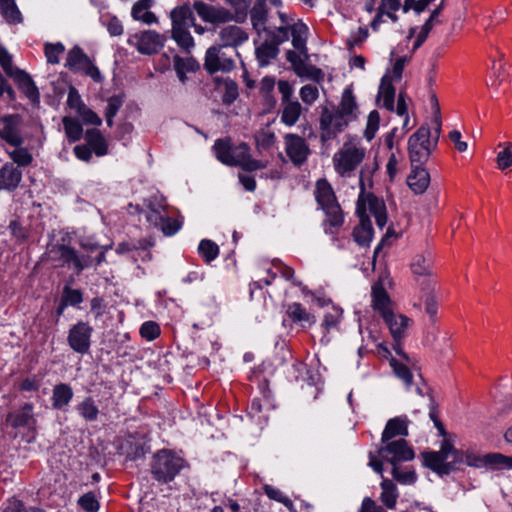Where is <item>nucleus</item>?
Masks as SVG:
<instances>
[{"label": "nucleus", "mask_w": 512, "mask_h": 512, "mask_svg": "<svg viewBox=\"0 0 512 512\" xmlns=\"http://www.w3.org/2000/svg\"><path fill=\"white\" fill-rule=\"evenodd\" d=\"M0 10L9 22H19L21 15L13 0H0Z\"/></svg>", "instance_id": "603ef678"}, {"label": "nucleus", "mask_w": 512, "mask_h": 512, "mask_svg": "<svg viewBox=\"0 0 512 512\" xmlns=\"http://www.w3.org/2000/svg\"><path fill=\"white\" fill-rule=\"evenodd\" d=\"M174 68L179 79L183 82L187 72L196 71L199 68L198 63L192 57L182 58L179 56L174 57Z\"/></svg>", "instance_id": "58836bf2"}, {"label": "nucleus", "mask_w": 512, "mask_h": 512, "mask_svg": "<svg viewBox=\"0 0 512 512\" xmlns=\"http://www.w3.org/2000/svg\"><path fill=\"white\" fill-rule=\"evenodd\" d=\"M221 47L236 48L246 42L249 38L248 33L237 25H227L218 32Z\"/></svg>", "instance_id": "6ab92c4d"}, {"label": "nucleus", "mask_w": 512, "mask_h": 512, "mask_svg": "<svg viewBox=\"0 0 512 512\" xmlns=\"http://www.w3.org/2000/svg\"><path fill=\"white\" fill-rule=\"evenodd\" d=\"M48 260L55 262L61 266L72 265L77 273L90 265L89 257L78 256L76 251L66 245L51 244L46 251Z\"/></svg>", "instance_id": "0eeeda50"}, {"label": "nucleus", "mask_w": 512, "mask_h": 512, "mask_svg": "<svg viewBox=\"0 0 512 512\" xmlns=\"http://www.w3.org/2000/svg\"><path fill=\"white\" fill-rule=\"evenodd\" d=\"M360 224L354 228L353 236L355 241L362 245H368L373 237V229L367 215L359 216Z\"/></svg>", "instance_id": "473e14b6"}, {"label": "nucleus", "mask_w": 512, "mask_h": 512, "mask_svg": "<svg viewBox=\"0 0 512 512\" xmlns=\"http://www.w3.org/2000/svg\"><path fill=\"white\" fill-rule=\"evenodd\" d=\"M315 199L326 215L325 222L330 227H340L344 222L342 209L337 202L334 190L326 179H319L315 185Z\"/></svg>", "instance_id": "20e7f679"}, {"label": "nucleus", "mask_w": 512, "mask_h": 512, "mask_svg": "<svg viewBox=\"0 0 512 512\" xmlns=\"http://www.w3.org/2000/svg\"><path fill=\"white\" fill-rule=\"evenodd\" d=\"M198 250L206 262L213 261L219 254L218 245L211 240H202L199 244Z\"/></svg>", "instance_id": "8fccbe9b"}, {"label": "nucleus", "mask_w": 512, "mask_h": 512, "mask_svg": "<svg viewBox=\"0 0 512 512\" xmlns=\"http://www.w3.org/2000/svg\"><path fill=\"white\" fill-rule=\"evenodd\" d=\"M411 271L415 276L431 278L433 272V257L430 252L416 254L411 261Z\"/></svg>", "instance_id": "5701e85b"}, {"label": "nucleus", "mask_w": 512, "mask_h": 512, "mask_svg": "<svg viewBox=\"0 0 512 512\" xmlns=\"http://www.w3.org/2000/svg\"><path fill=\"white\" fill-rule=\"evenodd\" d=\"M65 67L73 72H81L92 78L95 82H101L103 76L84 51L75 46L68 51Z\"/></svg>", "instance_id": "6e6552de"}, {"label": "nucleus", "mask_w": 512, "mask_h": 512, "mask_svg": "<svg viewBox=\"0 0 512 512\" xmlns=\"http://www.w3.org/2000/svg\"><path fill=\"white\" fill-rule=\"evenodd\" d=\"M373 307L378 310L381 315L386 311H391L389 308L390 299L385 291L381 282H377L372 286Z\"/></svg>", "instance_id": "4c0bfd02"}, {"label": "nucleus", "mask_w": 512, "mask_h": 512, "mask_svg": "<svg viewBox=\"0 0 512 512\" xmlns=\"http://www.w3.org/2000/svg\"><path fill=\"white\" fill-rule=\"evenodd\" d=\"M390 365L394 374L404 382L406 388H410L413 383V374L410 369L405 364L400 363L396 359H391Z\"/></svg>", "instance_id": "a18cd8bd"}, {"label": "nucleus", "mask_w": 512, "mask_h": 512, "mask_svg": "<svg viewBox=\"0 0 512 512\" xmlns=\"http://www.w3.org/2000/svg\"><path fill=\"white\" fill-rule=\"evenodd\" d=\"M153 0H138L131 9V16L135 21H140L146 25L157 23L158 18L150 11Z\"/></svg>", "instance_id": "393cba45"}, {"label": "nucleus", "mask_w": 512, "mask_h": 512, "mask_svg": "<svg viewBox=\"0 0 512 512\" xmlns=\"http://www.w3.org/2000/svg\"><path fill=\"white\" fill-rule=\"evenodd\" d=\"M85 139L89 147H91L94 153L97 156H104L108 152V145L101 134V132L97 129H89L85 133Z\"/></svg>", "instance_id": "f704fd0d"}, {"label": "nucleus", "mask_w": 512, "mask_h": 512, "mask_svg": "<svg viewBox=\"0 0 512 512\" xmlns=\"http://www.w3.org/2000/svg\"><path fill=\"white\" fill-rule=\"evenodd\" d=\"M93 328L87 322L79 321L68 332V344L70 348L80 354H85L91 346Z\"/></svg>", "instance_id": "ddd939ff"}, {"label": "nucleus", "mask_w": 512, "mask_h": 512, "mask_svg": "<svg viewBox=\"0 0 512 512\" xmlns=\"http://www.w3.org/2000/svg\"><path fill=\"white\" fill-rule=\"evenodd\" d=\"M221 46H211L207 49L204 59V68L210 74L216 72H230L235 67L233 59L227 57Z\"/></svg>", "instance_id": "dca6fc26"}, {"label": "nucleus", "mask_w": 512, "mask_h": 512, "mask_svg": "<svg viewBox=\"0 0 512 512\" xmlns=\"http://www.w3.org/2000/svg\"><path fill=\"white\" fill-rule=\"evenodd\" d=\"M0 139L13 147L22 146L25 139L22 134V119L19 115H5L1 118Z\"/></svg>", "instance_id": "9b49d317"}, {"label": "nucleus", "mask_w": 512, "mask_h": 512, "mask_svg": "<svg viewBox=\"0 0 512 512\" xmlns=\"http://www.w3.org/2000/svg\"><path fill=\"white\" fill-rule=\"evenodd\" d=\"M22 179L21 170L13 163H6L0 169V190H14Z\"/></svg>", "instance_id": "4be33fe9"}, {"label": "nucleus", "mask_w": 512, "mask_h": 512, "mask_svg": "<svg viewBox=\"0 0 512 512\" xmlns=\"http://www.w3.org/2000/svg\"><path fill=\"white\" fill-rule=\"evenodd\" d=\"M285 152L295 166L303 165L310 155L307 142L298 134L288 133L284 136Z\"/></svg>", "instance_id": "4468645a"}, {"label": "nucleus", "mask_w": 512, "mask_h": 512, "mask_svg": "<svg viewBox=\"0 0 512 512\" xmlns=\"http://www.w3.org/2000/svg\"><path fill=\"white\" fill-rule=\"evenodd\" d=\"M140 335L142 338L152 341L160 335V327L154 321L144 322L140 327Z\"/></svg>", "instance_id": "680f3d73"}, {"label": "nucleus", "mask_w": 512, "mask_h": 512, "mask_svg": "<svg viewBox=\"0 0 512 512\" xmlns=\"http://www.w3.org/2000/svg\"><path fill=\"white\" fill-rule=\"evenodd\" d=\"M364 170L362 169L360 171V177H359V183L361 188V193L357 200V214L358 216L366 215V211L369 210V212L375 216L376 214L383 212L385 210L386 206L383 200L377 198L376 196L372 194H365L364 193Z\"/></svg>", "instance_id": "f3484780"}, {"label": "nucleus", "mask_w": 512, "mask_h": 512, "mask_svg": "<svg viewBox=\"0 0 512 512\" xmlns=\"http://www.w3.org/2000/svg\"><path fill=\"white\" fill-rule=\"evenodd\" d=\"M172 38L185 51L189 52L194 47V39L188 28H172Z\"/></svg>", "instance_id": "a19ab883"}, {"label": "nucleus", "mask_w": 512, "mask_h": 512, "mask_svg": "<svg viewBox=\"0 0 512 512\" xmlns=\"http://www.w3.org/2000/svg\"><path fill=\"white\" fill-rule=\"evenodd\" d=\"M122 104H123V101H122L121 97H119V96H112L108 99V103H107V107H106V111H105V117H106V122H107L108 126L113 125V118L117 114L119 109L121 108Z\"/></svg>", "instance_id": "4d7b16f0"}, {"label": "nucleus", "mask_w": 512, "mask_h": 512, "mask_svg": "<svg viewBox=\"0 0 512 512\" xmlns=\"http://www.w3.org/2000/svg\"><path fill=\"white\" fill-rule=\"evenodd\" d=\"M158 226L161 228L165 236H172L180 230L181 223L176 219L164 216L163 220L160 221V224Z\"/></svg>", "instance_id": "69168bd1"}, {"label": "nucleus", "mask_w": 512, "mask_h": 512, "mask_svg": "<svg viewBox=\"0 0 512 512\" xmlns=\"http://www.w3.org/2000/svg\"><path fill=\"white\" fill-rule=\"evenodd\" d=\"M12 77L19 88L32 100L38 99V90L31 77L23 70L15 68L8 74Z\"/></svg>", "instance_id": "cd10ccee"}, {"label": "nucleus", "mask_w": 512, "mask_h": 512, "mask_svg": "<svg viewBox=\"0 0 512 512\" xmlns=\"http://www.w3.org/2000/svg\"><path fill=\"white\" fill-rule=\"evenodd\" d=\"M229 166H240L246 171H255L267 167V162L253 159L250 155V148L246 143L231 147Z\"/></svg>", "instance_id": "2eb2a0df"}, {"label": "nucleus", "mask_w": 512, "mask_h": 512, "mask_svg": "<svg viewBox=\"0 0 512 512\" xmlns=\"http://www.w3.org/2000/svg\"><path fill=\"white\" fill-rule=\"evenodd\" d=\"M6 423L13 428L34 426L35 419L32 404L26 403L19 410L9 413L6 417Z\"/></svg>", "instance_id": "aec40b11"}, {"label": "nucleus", "mask_w": 512, "mask_h": 512, "mask_svg": "<svg viewBox=\"0 0 512 512\" xmlns=\"http://www.w3.org/2000/svg\"><path fill=\"white\" fill-rule=\"evenodd\" d=\"M232 145L228 140L218 139L215 141L213 150L216 158L225 165H229Z\"/></svg>", "instance_id": "09e8293b"}, {"label": "nucleus", "mask_w": 512, "mask_h": 512, "mask_svg": "<svg viewBox=\"0 0 512 512\" xmlns=\"http://www.w3.org/2000/svg\"><path fill=\"white\" fill-rule=\"evenodd\" d=\"M77 411L86 421L90 422L97 420L99 414V409L91 397H86L80 402Z\"/></svg>", "instance_id": "ea45409f"}, {"label": "nucleus", "mask_w": 512, "mask_h": 512, "mask_svg": "<svg viewBox=\"0 0 512 512\" xmlns=\"http://www.w3.org/2000/svg\"><path fill=\"white\" fill-rule=\"evenodd\" d=\"M73 398V390L65 383L57 384L53 388L52 405L55 409H63Z\"/></svg>", "instance_id": "2f4dec72"}, {"label": "nucleus", "mask_w": 512, "mask_h": 512, "mask_svg": "<svg viewBox=\"0 0 512 512\" xmlns=\"http://www.w3.org/2000/svg\"><path fill=\"white\" fill-rule=\"evenodd\" d=\"M282 105L281 121L289 127L295 125L302 114L301 104L296 100H287Z\"/></svg>", "instance_id": "72a5a7b5"}, {"label": "nucleus", "mask_w": 512, "mask_h": 512, "mask_svg": "<svg viewBox=\"0 0 512 512\" xmlns=\"http://www.w3.org/2000/svg\"><path fill=\"white\" fill-rule=\"evenodd\" d=\"M483 461L495 469H512V457L500 453L487 454L483 456Z\"/></svg>", "instance_id": "37998d69"}, {"label": "nucleus", "mask_w": 512, "mask_h": 512, "mask_svg": "<svg viewBox=\"0 0 512 512\" xmlns=\"http://www.w3.org/2000/svg\"><path fill=\"white\" fill-rule=\"evenodd\" d=\"M127 42L130 46L135 47L140 54L152 55L162 49L165 38L156 31L146 30L130 35Z\"/></svg>", "instance_id": "1a4fd4ad"}, {"label": "nucleus", "mask_w": 512, "mask_h": 512, "mask_svg": "<svg viewBox=\"0 0 512 512\" xmlns=\"http://www.w3.org/2000/svg\"><path fill=\"white\" fill-rule=\"evenodd\" d=\"M63 306L71 305L75 306L82 302V293L78 289H71L69 287H65L63 292Z\"/></svg>", "instance_id": "338daca9"}, {"label": "nucleus", "mask_w": 512, "mask_h": 512, "mask_svg": "<svg viewBox=\"0 0 512 512\" xmlns=\"http://www.w3.org/2000/svg\"><path fill=\"white\" fill-rule=\"evenodd\" d=\"M365 157L366 149L361 141L350 139L345 141L341 148L333 155V167L341 177H350Z\"/></svg>", "instance_id": "7ed1b4c3"}, {"label": "nucleus", "mask_w": 512, "mask_h": 512, "mask_svg": "<svg viewBox=\"0 0 512 512\" xmlns=\"http://www.w3.org/2000/svg\"><path fill=\"white\" fill-rule=\"evenodd\" d=\"M436 426L444 439L439 451L422 453L425 466L440 475H446L458 469L463 463L473 467L485 465L483 457L470 451L457 450L454 447L452 436L447 435L443 425L436 422Z\"/></svg>", "instance_id": "f257e3e1"}, {"label": "nucleus", "mask_w": 512, "mask_h": 512, "mask_svg": "<svg viewBox=\"0 0 512 512\" xmlns=\"http://www.w3.org/2000/svg\"><path fill=\"white\" fill-rule=\"evenodd\" d=\"M352 122L346 116L337 112L333 108L323 107L319 119L320 140L326 143L343 132L349 123Z\"/></svg>", "instance_id": "423d86ee"}, {"label": "nucleus", "mask_w": 512, "mask_h": 512, "mask_svg": "<svg viewBox=\"0 0 512 512\" xmlns=\"http://www.w3.org/2000/svg\"><path fill=\"white\" fill-rule=\"evenodd\" d=\"M394 98L395 88L393 87L389 77L385 76L382 78L379 91H378V103L385 107L389 111L394 110Z\"/></svg>", "instance_id": "c756f323"}, {"label": "nucleus", "mask_w": 512, "mask_h": 512, "mask_svg": "<svg viewBox=\"0 0 512 512\" xmlns=\"http://www.w3.org/2000/svg\"><path fill=\"white\" fill-rule=\"evenodd\" d=\"M62 123L64 126L65 134L70 142H76L81 139L83 129L81 124L76 119L65 116L62 119Z\"/></svg>", "instance_id": "79ce46f5"}, {"label": "nucleus", "mask_w": 512, "mask_h": 512, "mask_svg": "<svg viewBox=\"0 0 512 512\" xmlns=\"http://www.w3.org/2000/svg\"><path fill=\"white\" fill-rule=\"evenodd\" d=\"M413 169L407 178V184L415 194H423L430 184L429 172L421 165H413Z\"/></svg>", "instance_id": "412c9836"}, {"label": "nucleus", "mask_w": 512, "mask_h": 512, "mask_svg": "<svg viewBox=\"0 0 512 512\" xmlns=\"http://www.w3.org/2000/svg\"><path fill=\"white\" fill-rule=\"evenodd\" d=\"M172 28H189L194 25L195 16L188 4L178 6L170 12Z\"/></svg>", "instance_id": "bb28decb"}, {"label": "nucleus", "mask_w": 512, "mask_h": 512, "mask_svg": "<svg viewBox=\"0 0 512 512\" xmlns=\"http://www.w3.org/2000/svg\"><path fill=\"white\" fill-rule=\"evenodd\" d=\"M499 147H501L502 150L498 152L496 157L497 167L500 170H506L512 166V143H501Z\"/></svg>", "instance_id": "c03bdc74"}, {"label": "nucleus", "mask_w": 512, "mask_h": 512, "mask_svg": "<svg viewBox=\"0 0 512 512\" xmlns=\"http://www.w3.org/2000/svg\"><path fill=\"white\" fill-rule=\"evenodd\" d=\"M184 467V460L170 451L162 450L155 455L152 465L154 478L161 483L172 481Z\"/></svg>", "instance_id": "39448f33"}, {"label": "nucleus", "mask_w": 512, "mask_h": 512, "mask_svg": "<svg viewBox=\"0 0 512 512\" xmlns=\"http://www.w3.org/2000/svg\"><path fill=\"white\" fill-rule=\"evenodd\" d=\"M392 476L395 480L404 485H410L416 481V474L414 471H401L398 466H393Z\"/></svg>", "instance_id": "0e129e2a"}, {"label": "nucleus", "mask_w": 512, "mask_h": 512, "mask_svg": "<svg viewBox=\"0 0 512 512\" xmlns=\"http://www.w3.org/2000/svg\"><path fill=\"white\" fill-rule=\"evenodd\" d=\"M382 317L397 343L407 335L408 328L412 322L409 317L403 314H395L392 311H386Z\"/></svg>", "instance_id": "a211bd4d"}, {"label": "nucleus", "mask_w": 512, "mask_h": 512, "mask_svg": "<svg viewBox=\"0 0 512 512\" xmlns=\"http://www.w3.org/2000/svg\"><path fill=\"white\" fill-rule=\"evenodd\" d=\"M300 97H301V100L307 104V105H311L313 104L319 97V91H318V88L314 85H304L301 89H300Z\"/></svg>", "instance_id": "774afa93"}, {"label": "nucleus", "mask_w": 512, "mask_h": 512, "mask_svg": "<svg viewBox=\"0 0 512 512\" xmlns=\"http://www.w3.org/2000/svg\"><path fill=\"white\" fill-rule=\"evenodd\" d=\"M147 207L149 209L147 213V221L158 227L160 221L163 220L165 211V200L163 197L153 196L148 199Z\"/></svg>", "instance_id": "7c9ffc66"}, {"label": "nucleus", "mask_w": 512, "mask_h": 512, "mask_svg": "<svg viewBox=\"0 0 512 512\" xmlns=\"http://www.w3.org/2000/svg\"><path fill=\"white\" fill-rule=\"evenodd\" d=\"M45 56L49 64H58L59 56L65 51V47L62 43L58 42L55 44L47 43L45 45Z\"/></svg>", "instance_id": "6e6d98bb"}, {"label": "nucleus", "mask_w": 512, "mask_h": 512, "mask_svg": "<svg viewBox=\"0 0 512 512\" xmlns=\"http://www.w3.org/2000/svg\"><path fill=\"white\" fill-rule=\"evenodd\" d=\"M424 291V306L425 312L430 319L435 322L438 312V301L434 294L435 282L431 279L426 280L422 283Z\"/></svg>", "instance_id": "c85d7f7f"}, {"label": "nucleus", "mask_w": 512, "mask_h": 512, "mask_svg": "<svg viewBox=\"0 0 512 512\" xmlns=\"http://www.w3.org/2000/svg\"><path fill=\"white\" fill-rule=\"evenodd\" d=\"M435 101V116L433 124L435 125L434 134L428 126L422 125L408 140V154L412 165H422L428 161L433 151L437 148L440 132L441 119L438 102Z\"/></svg>", "instance_id": "f03ea898"}, {"label": "nucleus", "mask_w": 512, "mask_h": 512, "mask_svg": "<svg viewBox=\"0 0 512 512\" xmlns=\"http://www.w3.org/2000/svg\"><path fill=\"white\" fill-rule=\"evenodd\" d=\"M9 157L19 166H28L32 162V155L29 151L21 146L16 147L14 150L10 151Z\"/></svg>", "instance_id": "5fc2aeb1"}, {"label": "nucleus", "mask_w": 512, "mask_h": 512, "mask_svg": "<svg viewBox=\"0 0 512 512\" xmlns=\"http://www.w3.org/2000/svg\"><path fill=\"white\" fill-rule=\"evenodd\" d=\"M279 49L277 43L264 41L256 48L255 54L257 61L261 67L267 66L271 60L276 58Z\"/></svg>", "instance_id": "c9c22d12"}, {"label": "nucleus", "mask_w": 512, "mask_h": 512, "mask_svg": "<svg viewBox=\"0 0 512 512\" xmlns=\"http://www.w3.org/2000/svg\"><path fill=\"white\" fill-rule=\"evenodd\" d=\"M255 139L257 145L262 148H269L273 146L274 143L276 142L275 133L268 128L261 129L260 131H258L255 136Z\"/></svg>", "instance_id": "bf43d9fd"}, {"label": "nucleus", "mask_w": 512, "mask_h": 512, "mask_svg": "<svg viewBox=\"0 0 512 512\" xmlns=\"http://www.w3.org/2000/svg\"><path fill=\"white\" fill-rule=\"evenodd\" d=\"M383 444L378 450V455L392 466H397L398 462L409 461L414 458L413 450L402 438L383 442Z\"/></svg>", "instance_id": "9d476101"}, {"label": "nucleus", "mask_w": 512, "mask_h": 512, "mask_svg": "<svg viewBox=\"0 0 512 512\" xmlns=\"http://www.w3.org/2000/svg\"><path fill=\"white\" fill-rule=\"evenodd\" d=\"M333 109L346 116L351 121H354L357 118L358 105L350 87L344 89L338 106L333 107Z\"/></svg>", "instance_id": "b1692460"}, {"label": "nucleus", "mask_w": 512, "mask_h": 512, "mask_svg": "<svg viewBox=\"0 0 512 512\" xmlns=\"http://www.w3.org/2000/svg\"><path fill=\"white\" fill-rule=\"evenodd\" d=\"M299 77H305L313 81L319 82L323 79V73L319 68L304 64L295 72Z\"/></svg>", "instance_id": "e2e57ef3"}, {"label": "nucleus", "mask_w": 512, "mask_h": 512, "mask_svg": "<svg viewBox=\"0 0 512 512\" xmlns=\"http://www.w3.org/2000/svg\"><path fill=\"white\" fill-rule=\"evenodd\" d=\"M379 123H380L379 113L376 110L371 111L368 115L367 125H366V129L364 131V137L368 141H371L375 137V134L379 129Z\"/></svg>", "instance_id": "864d4df0"}, {"label": "nucleus", "mask_w": 512, "mask_h": 512, "mask_svg": "<svg viewBox=\"0 0 512 512\" xmlns=\"http://www.w3.org/2000/svg\"><path fill=\"white\" fill-rule=\"evenodd\" d=\"M80 507L86 512H97L99 510V502L92 492H88L81 496L78 500Z\"/></svg>", "instance_id": "052dcab7"}, {"label": "nucleus", "mask_w": 512, "mask_h": 512, "mask_svg": "<svg viewBox=\"0 0 512 512\" xmlns=\"http://www.w3.org/2000/svg\"><path fill=\"white\" fill-rule=\"evenodd\" d=\"M193 9L198 16L206 23L222 24L238 20L240 15L231 13L224 7H215L202 1H195Z\"/></svg>", "instance_id": "f8f14e48"}, {"label": "nucleus", "mask_w": 512, "mask_h": 512, "mask_svg": "<svg viewBox=\"0 0 512 512\" xmlns=\"http://www.w3.org/2000/svg\"><path fill=\"white\" fill-rule=\"evenodd\" d=\"M381 495L380 500L381 502L388 508V509H395L397 499L399 496L398 490L396 485L389 479L383 478L381 482Z\"/></svg>", "instance_id": "e433bc0d"}, {"label": "nucleus", "mask_w": 512, "mask_h": 512, "mask_svg": "<svg viewBox=\"0 0 512 512\" xmlns=\"http://www.w3.org/2000/svg\"><path fill=\"white\" fill-rule=\"evenodd\" d=\"M287 313L289 317L296 322L311 325L315 322L314 318L298 303H294L288 307Z\"/></svg>", "instance_id": "49530a36"}, {"label": "nucleus", "mask_w": 512, "mask_h": 512, "mask_svg": "<svg viewBox=\"0 0 512 512\" xmlns=\"http://www.w3.org/2000/svg\"><path fill=\"white\" fill-rule=\"evenodd\" d=\"M306 31L304 24H295L291 27L292 44L298 51H306Z\"/></svg>", "instance_id": "de8ad7c7"}, {"label": "nucleus", "mask_w": 512, "mask_h": 512, "mask_svg": "<svg viewBox=\"0 0 512 512\" xmlns=\"http://www.w3.org/2000/svg\"><path fill=\"white\" fill-rule=\"evenodd\" d=\"M402 0H381L379 7H381L382 12H386V17H388L392 22H397L398 17L395 14L401 7Z\"/></svg>", "instance_id": "13d9d810"}, {"label": "nucleus", "mask_w": 512, "mask_h": 512, "mask_svg": "<svg viewBox=\"0 0 512 512\" xmlns=\"http://www.w3.org/2000/svg\"><path fill=\"white\" fill-rule=\"evenodd\" d=\"M408 435V420L406 417H396L393 419H390L385 429L382 433V442H387L392 440L394 437L397 436H407Z\"/></svg>", "instance_id": "a878e982"}, {"label": "nucleus", "mask_w": 512, "mask_h": 512, "mask_svg": "<svg viewBox=\"0 0 512 512\" xmlns=\"http://www.w3.org/2000/svg\"><path fill=\"white\" fill-rule=\"evenodd\" d=\"M265 494L272 500H275L277 502L282 503L284 506H286L290 511L293 510L294 505L293 502L289 497L284 495L282 491L279 489L271 486V485H265L263 487Z\"/></svg>", "instance_id": "3c124183"}]
</instances>
